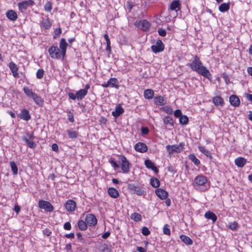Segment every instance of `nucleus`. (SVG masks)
Returning a JSON list of instances; mask_svg holds the SVG:
<instances>
[{
	"label": "nucleus",
	"mask_w": 252,
	"mask_h": 252,
	"mask_svg": "<svg viewBox=\"0 0 252 252\" xmlns=\"http://www.w3.org/2000/svg\"><path fill=\"white\" fill-rule=\"evenodd\" d=\"M189 67L192 70L203 77L207 79L211 78L212 75L209 70L203 65L199 58L197 56L193 58V61L189 64Z\"/></svg>",
	"instance_id": "1"
},
{
	"label": "nucleus",
	"mask_w": 252,
	"mask_h": 252,
	"mask_svg": "<svg viewBox=\"0 0 252 252\" xmlns=\"http://www.w3.org/2000/svg\"><path fill=\"white\" fill-rule=\"evenodd\" d=\"M127 187L132 193H136L137 195L141 196L146 193L144 188L136 184H129L128 185Z\"/></svg>",
	"instance_id": "2"
},
{
	"label": "nucleus",
	"mask_w": 252,
	"mask_h": 252,
	"mask_svg": "<svg viewBox=\"0 0 252 252\" xmlns=\"http://www.w3.org/2000/svg\"><path fill=\"white\" fill-rule=\"evenodd\" d=\"M184 144L181 143L179 145H168L166 146V149L169 154L174 153H180L183 150Z\"/></svg>",
	"instance_id": "3"
},
{
	"label": "nucleus",
	"mask_w": 252,
	"mask_h": 252,
	"mask_svg": "<svg viewBox=\"0 0 252 252\" xmlns=\"http://www.w3.org/2000/svg\"><path fill=\"white\" fill-rule=\"evenodd\" d=\"M49 54L51 58L60 59L62 56L59 49L57 46H52L48 49Z\"/></svg>",
	"instance_id": "4"
},
{
	"label": "nucleus",
	"mask_w": 252,
	"mask_h": 252,
	"mask_svg": "<svg viewBox=\"0 0 252 252\" xmlns=\"http://www.w3.org/2000/svg\"><path fill=\"white\" fill-rule=\"evenodd\" d=\"M119 160L121 162V168L123 172L127 173L129 171V162L124 156H119Z\"/></svg>",
	"instance_id": "5"
},
{
	"label": "nucleus",
	"mask_w": 252,
	"mask_h": 252,
	"mask_svg": "<svg viewBox=\"0 0 252 252\" xmlns=\"http://www.w3.org/2000/svg\"><path fill=\"white\" fill-rule=\"evenodd\" d=\"M151 49L152 51L156 54L163 51L164 49V45L160 39H158L156 43L151 46Z\"/></svg>",
	"instance_id": "6"
},
{
	"label": "nucleus",
	"mask_w": 252,
	"mask_h": 252,
	"mask_svg": "<svg viewBox=\"0 0 252 252\" xmlns=\"http://www.w3.org/2000/svg\"><path fill=\"white\" fill-rule=\"evenodd\" d=\"M39 207L47 212H52L54 210L53 205L48 201L40 200L38 202Z\"/></svg>",
	"instance_id": "7"
},
{
	"label": "nucleus",
	"mask_w": 252,
	"mask_h": 252,
	"mask_svg": "<svg viewBox=\"0 0 252 252\" xmlns=\"http://www.w3.org/2000/svg\"><path fill=\"white\" fill-rule=\"evenodd\" d=\"M34 4V1L32 0H27L18 4V8L19 10L23 12L26 10L29 7L32 6Z\"/></svg>",
	"instance_id": "8"
},
{
	"label": "nucleus",
	"mask_w": 252,
	"mask_h": 252,
	"mask_svg": "<svg viewBox=\"0 0 252 252\" xmlns=\"http://www.w3.org/2000/svg\"><path fill=\"white\" fill-rule=\"evenodd\" d=\"M90 88L89 84H86L85 88L81 89L77 91L76 93L77 95V99L78 100H82L87 94L88 90Z\"/></svg>",
	"instance_id": "9"
},
{
	"label": "nucleus",
	"mask_w": 252,
	"mask_h": 252,
	"mask_svg": "<svg viewBox=\"0 0 252 252\" xmlns=\"http://www.w3.org/2000/svg\"><path fill=\"white\" fill-rule=\"evenodd\" d=\"M85 220L87 224L91 226H94L97 223L96 218L93 214H87Z\"/></svg>",
	"instance_id": "10"
},
{
	"label": "nucleus",
	"mask_w": 252,
	"mask_h": 252,
	"mask_svg": "<svg viewBox=\"0 0 252 252\" xmlns=\"http://www.w3.org/2000/svg\"><path fill=\"white\" fill-rule=\"evenodd\" d=\"M68 46V44L66 42L64 38H62L59 44V47L61 50L60 53L62 54L63 59L66 54V48Z\"/></svg>",
	"instance_id": "11"
},
{
	"label": "nucleus",
	"mask_w": 252,
	"mask_h": 252,
	"mask_svg": "<svg viewBox=\"0 0 252 252\" xmlns=\"http://www.w3.org/2000/svg\"><path fill=\"white\" fill-rule=\"evenodd\" d=\"M136 25L143 31H147L150 28V24L146 20H142L139 21Z\"/></svg>",
	"instance_id": "12"
},
{
	"label": "nucleus",
	"mask_w": 252,
	"mask_h": 252,
	"mask_svg": "<svg viewBox=\"0 0 252 252\" xmlns=\"http://www.w3.org/2000/svg\"><path fill=\"white\" fill-rule=\"evenodd\" d=\"M18 117L26 121H28L31 119V116L30 114L29 111L26 109H23L20 113L18 114Z\"/></svg>",
	"instance_id": "13"
},
{
	"label": "nucleus",
	"mask_w": 252,
	"mask_h": 252,
	"mask_svg": "<svg viewBox=\"0 0 252 252\" xmlns=\"http://www.w3.org/2000/svg\"><path fill=\"white\" fill-rule=\"evenodd\" d=\"M65 206L67 211L72 212L75 210L76 208V204L74 200H68L66 202Z\"/></svg>",
	"instance_id": "14"
},
{
	"label": "nucleus",
	"mask_w": 252,
	"mask_h": 252,
	"mask_svg": "<svg viewBox=\"0 0 252 252\" xmlns=\"http://www.w3.org/2000/svg\"><path fill=\"white\" fill-rule=\"evenodd\" d=\"M135 150L140 153H145L147 150L148 148L147 145L144 143L138 142L134 146Z\"/></svg>",
	"instance_id": "15"
},
{
	"label": "nucleus",
	"mask_w": 252,
	"mask_h": 252,
	"mask_svg": "<svg viewBox=\"0 0 252 252\" xmlns=\"http://www.w3.org/2000/svg\"><path fill=\"white\" fill-rule=\"evenodd\" d=\"M230 104L234 107H238L240 104V100L236 95H231L229 97Z\"/></svg>",
	"instance_id": "16"
},
{
	"label": "nucleus",
	"mask_w": 252,
	"mask_h": 252,
	"mask_svg": "<svg viewBox=\"0 0 252 252\" xmlns=\"http://www.w3.org/2000/svg\"><path fill=\"white\" fill-rule=\"evenodd\" d=\"M194 182L198 186H203L206 183L207 179L204 176L198 175L195 178Z\"/></svg>",
	"instance_id": "17"
},
{
	"label": "nucleus",
	"mask_w": 252,
	"mask_h": 252,
	"mask_svg": "<svg viewBox=\"0 0 252 252\" xmlns=\"http://www.w3.org/2000/svg\"><path fill=\"white\" fill-rule=\"evenodd\" d=\"M154 101L155 104L158 106H162L166 103V100L161 96H155Z\"/></svg>",
	"instance_id": "18"
},
{
	"label": "nucleus",
	"mask_w": 252,
	"mask_h": 252,
	"mask_svg": "<svg viewBox=\"0 0 252 252\" xmlns=\"http://www.w3.org/2000/svg\"><path fill=\"white\" fill-rule=\"evenodd\" d=\"M157 195L161 199H166L168 195V192L161 189H158L156 190Z\"/></svg>",
	"instance_id": "19"
},
{
	"label": "nucleus",
	"mask_w": 252,
	"mask_h": 252,
	"mask_svg": "<svg viewBox=\"0 0 252 252\" xmlns=\"http://www.w3.org/2000/svg\"><path fill=\"white\" fill-rule=\"evenodd\" d=\"M204 217L207 219L211 220L213 223H214L217 220V216L214 213L210 211L205 213Z\"/></svg>",
	"instance_id": "20"
},
{
	"label": "nucleus",
	"mask_w": 252,
	"mask_h": 252,
	"mask_svg": "<svg viewBox=\"0 0 252 252\" xmlns=\"http://www.w3.org/2000/svg\"><path fill=\"white\" fill-rule=\"evenodd\" d=\"M107 82L109 87L115 88L117 89L119 88V86L118 84V80L116 78H111Z\"/></svg>",
	"instance_id": "21"
},
{
	"label": "nucleus",
	"mask_w": 252,
	"mask_h": 252,
	"mask_svg": "<svg viewBox=\"0 0 252 252\" xmlns=\"http://www.w3.org/2000/svg\"><path fill=\"white\" fill-rule=\"evenodd\" d=\"M8 66L12 72L13 75L15 77H18V68L17 67L16 64L13 62H11L9 63Z\"/></svg>",
	"instance_id": "22"
},
{
	"label": "nucleus",
	"mask_w": 252,
	"mask_h": 252,
	"mask_svg": "<svg viewBox=\"0 0 252 252\" xmlns=\"http://www.w3.org/2000/svg\"><path fill=\"white\" fill-rule=\"evenodd\" d=\"M6 16L9 20L12 21H15L18 18L16 12L12 10L7 11Z\"/></svg>",
	"instance_id": "23"
},
{
	"label": "nucleus",
	"mask_w": 252,
	"mask_h": 252,
	"mask_svg": "<svg viewBox=\"0 0 252 252\" xmlns=\"http://www.w3.org/2000/svg\"><path fill=\"white\" fill-rule=\"evenodd\" d=\"M108 193L111 197L114 198H117L119 196L118 191L114 188H109L108 189Z\"/></svg>",
	"instance_id": "24"
},
{
	"label": "nucleus",
	"mask_w": 252,
	"mask_h": 252,
	"mask_svg": "<svg viewBox=\"0 0 252 252\" xmlns=\"http://www.w3.org/2000/svg\"><path fill=\"white\" fill-rule=\"evenodd\" d=\"M51 26V23L49 18H42L41 22V27L45 29H49Z\"/></svg>",
	"instance_id": "25"
},
{
	"label": "nucleus",
	"mask_w": 252,
	"mask_h": 252,
	"mask_svg": "<svg viewBox=\"0 0 252 252\" xmlns=\"http://www.w3.org/2000/svg\"><path fill=\"white\" fill-rule=\"evenodd\" d=\"M235 164L239 167H243L246 163V159L243 158L239 157L235 159Z\"/></svg>",
	"instance_id": "26"
},
{
	"label": "nucleus",
	"mask_w": 252,
	"mask_h": 252,
	"mask_svg": "<svg viewBox=\"0 0 252 252\" xmlns=\"http://www.w3.org/2000/svg\"><path fill=\"white\" fill-rule=\"evenodd\" d=\"M124 112V109L120 105H118L116 107L115 111L112 112V115L114 117H118L121 114H123Z\"/></svg>",
	"instance_id": "27"
},
{
	"label": "nucleus",
	"mask_w": 252,
	"mask_h": 252,
	"mask_svg": "<svg viewBox=\"0 0 252 252\" xmlns=\"http://www.w3.org/2000/svg\"><path fill=\"white\" fill-rule=\"evenodd\" d=\"M180 238L182 241L185 244L188 245H191L193 243L192 240L188 236L185 235H181Z\"/></svg>",
	"instance_id": "28"
},
{
	"label": "nucleus",
	"mask_w": 252,
	"mask_h": 252,
	"mask_svg": "<svg viewBox=\"0 0 252 252\" xmlns=\"http://www.w3.org/2000/svg\"><path fill=\"white\" fill-rule=\"evenodd\" d=\"M154 95V92L151 89H146L144 92V96L148 99H152Z\"/></svg>",
	"instance_id": "29"
},
{
	"label": "nucleus",
	"mask_w": 252,
	"mask_h": 252,
	"mask_svg": "<svg viewBox=\"0 0 252 252\" xmlns=\"http://www.w3.org/2000/svg\"><path fill=\"white\" fill-rule=\"evenodd\" d=\"M213 102L216 106L219 105H223L224 103L223 99L220 96H217L213 98Z\"/></svg>",
	"instance_id": "30"
},
{
	"label": "nucleus",
	"mask_w": 252,
	"mask_h": 252,
	"mask_svg": "<svg viewBox=\"0 0 252 252\" xmlns=\"http://www.w3.org/2000/svg\"><path fill=\"white\" fill-rule=\"evenodd\" d=\"M181 4L179 0H173L170 5V9L171 10H176L177 8L178 9H180Z\"/></svg>",
	"instance_id": "31"
},
{
	"label": "nucleus",
	"mask_w": 252,
	"mask_h": 252,
	"mask_svg": "<svg viewBox=\"0 0 252 252\" xmlns=\"http://www.w3.org/2000/svg\"><path fill=\"white\" fill-rule=\"evenodd\" d=\"M163 123L168 126H174V122L173 119L170 116H166L163 119Z\"/></svg>",
	"instance_id": "32"
},
{
	"label": "nucleus",
	"mask_w": 252,
	"mask_h": 252,
	"mask_svg": "<svg viewBox=\"0 0 252 252\" xmlns=\"http://www.w3.org/2000/svg\"><path fill=\"white\" fill-rule=\"evenodd\" d=\"M87 223L86 221L79 220L78 222L79 228L81 230H86L87 229Z\"/></svg>",
	"instance_id": "33"
},
{
	"label": "nucleus",
	"mask_w": 252,
	"mask_h": 252,
	"mask_svg": "<svg viewBox=\"0 0 252 252\" xmlns=\"http://www.w3.org/2000/svg\"><path fill=\"white\" fill-rule=\"evenodd\" d=\"M229 9V3H221L219 7V9L220 12H224L227 11Z\"/></svg>",
	"instance_id": "34"
},
{
	"label": "nucleus",
	"mask_w": 252,
	"mask_h": 252,
	"mask_svg": "<svg viewBox=\"0 0 252 252\" xmlns=\"http://www.w3.org/2000/svg\"><path fill=\"white\" fill-rule=\"evenodd\" d=\"M198 150L201 153L204 154L206 156L211 158L212 156H211L210 152H209V151L208 150L205 149L204 147L200 146L198 147Z\"/></svg>",
	"instance_id": "35"
},
{
	"label": "nucleus",
	"mask_w": 252,
	"mask_h": 252,
	"mask_svg": "<svg viewBox=\"0 0 252 252\" xmlns=\"http://www.w3.org/2000/svg\"><path fill=\"white\" fill-rule=\"evenodd\" d=\"M104 37L105 39L106 40V44H107L106 48V51L107 52L110 53L111 52V46H110L111 42H110V39H109V36L107 34H105L104 35Z\"/></svg>",
	"instance_id": "36"
},
{
	"label": "nucleus",
	"mask_w": 252,
	"mask_h": 252,
	"mask_svg": "<svg viewBox=\"0 0 252 252\" xmlns=\"http://www.w3.org/2000/svg\"><path fill=\"white\" fill-rule=\"evenodd\" d=\"M131 219L135 221H138L141 220L142 216L139 213H134L131 214Z\"/></svg>",
	"instance_id": "37"
},
{
	"label": "nucleus",
	"mask_w": 252,
	"mask_h": 252,
	"mask_svg": "<svg viewBox=\"0 0 252 252\" xmlns=\"http://www.w3.org/2000/svg\"><path fill=\"white\" fill-rule=\"evenodd\" d=\"M33 100L35 102V103H36L38 105H42L43 103V101L42 100L41 97L37 95L36 94H33V95L32 97Z\"/></svg>",
	"instance_id": "38"
},
{
	"label": "nucleus",
	"mask_w": 252,
	"mask_h": 252,
	"mask_svg": "<svg viewBox=\"0 0 252 252\" xmlns=\"http://www.w3.org/2000/svg\"><path fill=\"white\" fill-rule=\"evenodd\" d=\"M151 185L154 188H158L160 185V183L157 178H152L151 179Z\"/></svg>",
	"instance_id": "39"
},
{
	"label": "nucleus",
	"mask_w": 252,
	"mask_h": 252,
	"mask_svg": "<svg viewBox=\"0 0 252 252\" xmlns=\"http://www.w3.org/2000/svg\"><path fill=\"white\" fill-rule=\"evenodd\" d=\"M11 170L14 175H17L18 173V167L14 161L10 162Z\"/></svg>",
	"instance_id": "40"
},
{
	"label": "nucleus",
	"mask_w": 252,
	"mask_h": 252,
	"mask_svg": "<svg viewBox=\"0 0 252 252\" xmlns=\"http://www.w3.org/2000/svg\"><path fill=\"white\" fill-rule=\"evenodd\" d=\"M69 138L73 139L77 137V132L72 129H69L67 131Z\"/></svg>",
	"instance_id": "41"
},
{
	"label": "nucleus",
	"mask_w": 252,
	"mask_h": 252,
	"mask_svg": "<svg viewBox=\"0 0 252 252\" xmlns=\"http://www.w3.org/2000/svg\"><path fill=\"white\" fill-rule=\"evenodd\" d=\"M180 123L182 125H187L189 122V119L186 115H182L179 118Z\"/></svg>",
	"instance_id": "42"
},
{
	"label": "nucleus",
	"mask_w": 252,
	"mask_h": 252,
	"mask_svg": "<svg viewBox=\"0 0 252 252\" xmlns=\"http://www.w3.org/2000/svg\"><path fill=\"white\" fill-rule=\"evenodd\" d=\"M24 93L26 94L29 97H32L33 94H35L31 89H30L27 87H25L23 89Z\"/></svg>",
	"instance_id": "43"
},
{
	"label": "nucleus",
	"mask_w": 252,
	"mask_h": 252,
	"mask_svg": "<svg viewBox=\"0 0 252 252\" xmlns=\"http://www.w3.org/2000/svg\"><path fill=\"white\" fill-rule=\"evenodd\" d=\"M238 223L236 221H233L229 222L228 224V227L232 230H236L238 228Z\"/></svg>",
	"instance_id": "44"
},
{
	"label": "nucleus",
	"mask_w": 252,
	"mask_h": 252,
	"mask_svg": "<svg viewBox=\"0 0 252 252\" xmlns=\"http://www.w3.org/2000/svg\"><path fill=\"white\" fill-rule=\"evenodd\" d=\"M145 165L148 168L151 169L154 167L155 164L149 159H146L145 160Z\"/></svg>",
	"instance_id": "45"
},
{
	"label": "nucleus",
	"mask_w": 252,
	"mask_h": 252,
	"mask_svg": "<svg viewBox=\"0 0 252 252\" xmlns=\"http://www.w3.org/2000/svg\"><path fill=\"white\" fill-rule=\"evenodd\" d=\"M189 158L192 161L194 164L196 165H198L200 164V161L194 155H191L189 156Z\"/></svg>",
	"instance_id": "46"
},
{
	"label": "nucleus",
	"mask_w": 252,
	"mask_h": 252,
	"mask_svg": "<svg viewBox=\"0 0 252 252\" xmlns=\"http://www.w3.org/2000/svg\"><path fill=\"white\" fill-rule=\"evenodd\" d=\"M44 74V71L42 69H39L36 73V77L38 79H41L43 78Z\"/></svg>",
	"instance_id": "47"
},
{
	"label": "nucleus",
	"mask_w": 252,
	"mask_h": 252,
	"mask_svg": "<svg viewBox=\"0 0 252 252\" xmlns=\"http://www.w3.org/2000/svg\"><path fill=\"white\" fill-rule=\"evenodd\" d=\"M44 9L47 12H50L52 10V3L50 1L47 2L44 5Z\"/></svg>",
	"instance_id": "48"
},
{
	"label": "nucleus",
	"mask_w": 252,
	"mask_h": 252,
	"mask_svg": "<svg viewBox=\"0 0 252 252\" xmlns=\"http://www.w3.org/2000/svg\"><path fill=\"white\" fill-rule=\"evenodd\" d=\"M163 231L164 234L167 235H170V230L168 224H166L164 225Z\"/></svg>",
	"instance_id": "49"
},
{
	"label": "nucleus",
	"mask_w": 252,
	"mask_h": 252,
	"mask_svg": "<svg viewBox=\"0 0 252 252\" xmlns=\"http://www.w3.org/2000/svg\"><path fill=\"white\" fill-rule=\"evenodd\" d=\"M142 233L144 236H148L150 234V231L147 227L144 226L142 228Z\"/></svg>",
	"instance_id": "50"
},
{
	"label": "nucleus",
	"mask_w": 252,
	"mask_h": 252,
	"mask_svg": "<svg viewBox=\"0 0 252 252\" xmlns=\"http://www.w3.org/2000/svg\"><path fill=\"white\" fill-rule=\"evenodd\" d=\"M110 163L115 169H116L119 167V164L114 159H111L110 160Z\"/></svg>",
	"instance_id": "51"
},
{
	"label": "nucleus",
	"mask_w": 252,
	"mask_h": 252,
	"mask_svg": "<svg viewBox=\"0 0 252 252\" xmlns=\"http://www.w3.org/2000/svg\"><path fill=\"white\" fill-rule=\"evenodd\" d=\"M158 34L163 37H164L166 36V32L164 29H163L162 28H159L158 30Z\"/></svg>",
	"instance_id": "52"
},
{
	"label": "nucleus",
	"mask_w": 252,
	"mask_h": 252,
	"mask_svg": "<svg viewBox=\"0 0 252 252\" xmlns=\"http://www.w3.org/2000/svg\"><path fill=\"white\" fill-rule=\"evenodd\" d=\"M174 114L175 117H176V118H180V116L182 115V112L179 109L176 110L174 112Z\"/></svg>",
	"instance_id": "53"
},
{
	"label": "nucleus",
	"mask_w": 252,
	"mask_h": 252,
	"mask_svg": "<svg viewBox=\"0 0 252 252\" xmlns=\"http://www.w3.org/2000/svg\"><path fill=\"white\" fill-rule=\"evenodd\" d=\"M68 119L70 122L73 123L74 121L73 115L70 111L68 112Z\"/></svg>",
	"instance_id": "54"
},
{
	"label": "nucleus",
	"mask_w": 252,
	"mask_h": 252,
	"mask_svg": "<svg viewBox=\"0 0 252 252\" xmlns=\"http://www.w3.org/2000/svg\"><path fill=\"white\" fill-rule=\"evenodd\" d=\"M63 227L65 230H69L71 229V226L69 222H66L64 224Z\"/></svg>",
	"instance_id": "55"
},
{
	"label": "nucleus",
	"mask_w": 252,
	"mask_h": 252,
	"mask_svg": "<svg viewBox=\"0 0 252 252\" xmlns=\"http://www.w3.org/2000/svg\"><path fill=\"white\" fill-rule=\"evenodd\" d=\"M149 132V130L147 127H142L141 128V133L143 134H147Z\"/></svg>",
	"instance_id": "56"
},
{
	"label": "nucleus",
	"mask_w": 252,
	"mask_h": 252,
	"mask_svg": "<svg viewBox=\"0 0 252 252\" xmlns=\"http://www.w3.org/2000/svg\"><path fill=\"white\" fill-rule=\"evenodd\" d=\"M27 145L30 148H34L36 146V144L34 142L32 141H30L29 143L27 144Z\"/></svg>",
	"instance_id": "57"
},
{
	"label": "nucleus",
	"mask_w": 252,
	"mask_h": 252,
	"mask_svg": "<svg viewBox=\"0 0 252 252\" xmlns=\"http://www.w3.org/2000/svg\"><path fill=\"white\" fill-rule=\"evenodd\" d=\"M61 32H62V31L60 28L56 29L54 32L55 36H54V38H56V36H59L60 35V34H61Z\"/></svg>",
	"instance_id": "58"
},
{
	"label": "nucleus",
	"mask_w": 252,
	"mask_h": 252,
	"mask_svg": "<svg viewBox=\"0 0 252 252\" xmlns=\"http://www.w3.org/2000/svg\"><path fill=\"white\" fill-rule=\"evenodd\" d=\"M68 96L72 100H75L77 99L76 94H74L73 93H71L68 94Z\"/></svg>",
	"instance_id": "59"
},
{
	"label": "nucleus",
	"mask_w": 252,
	"mask_h": 252,
	"mask_svg": "<svg viewBox=\"0 0 252 252\" xmlns=\"http://www.w3.org/2000/svg\"><path fill=\"white\" fill-rule=\"evenodd\" d=\"M58 146L57 144H53L52 145V149L54 151H57L58 150Z\"/></svg>",
	"instance_id": "60"
},
{
	"label": "nucleus",
	"mask_w": 252,
	"mask_h": 252,
	"mask_svg": "<svg viewBox=\"0 0 252 252\" xmlns=\"http://www.w3.org/2000/svg\"><path fill=\"white\" fill-rule=\"evenodd\" d=\"M65 236L67 238H74L75 237V235L73 233H70L69 234H66L65 235Z\"/></svg>",
	"instance_id": "61"
},
{
	"label": "nucleus",
	"mask_w": 252,
	"mask_h": 252,
	"mask_svg": "<svg viewBox=\"0 0 252 252\" xmlns=\"http://www.w3.org/2000/svg\"><path fill=\"white\" fill-rule=\"evenodd\" d=\"M245 95L249 101H252V94H245Z\"/></svg>",
	"instance_id": "62"
},
{
	"label": "nucleus",
	"mask_w": 252,
	"mask_h": 252,
	"mask_svg": "<svg viewBox=\"0 0 252 252\" xmlns=\"http://www.w3.org/2000/svg\"><path fill=\"white\" fill-rule=\"evenodd\" d=\"M110 235V233L108 231V232H105L102 236V237L103 238V239H106Z\"/></svg>",
	"instance_id": "63"
},
{
	"label": "nucleus",
	"mask_w": 252,
	"mask_h": 252,
	"mask_svg": "<svg viewBox=\"0 0 252 252\" xmlns=\"http://www.w3.org/2000/svg\"><path fill=\"white\" fill-rule=\"evenodd\" d=\"M137 250L139 252H146V249H145L144 248H143L142 247H137Z\"/></svg>",
	"instance_id": "64"
}]
</instances>
